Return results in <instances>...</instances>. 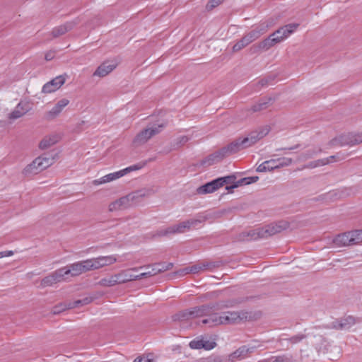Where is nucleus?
Masks as SVG:
<instances>
[{
	"label": "nucleus",
	"instance_id": "f257e3e1",
	"mask_svg": "<svg viewBox=\"0 0 362 362\" xmlns=\"http://www.w3.org/2000/svg\"><path fill=\"white\" fill-rule=\"evenodd\" d=\"M362 143V134L348 133L337 136L329 141L330 146H354Z\"/></svg>",
	"mask_w": 362,
	"mask_h": 362
},
{
	"label": "nucleus",
	"instance_id": "f03ea898",
	"mask_svg": "<svg viewBox=\"0 0 362 362\" xmlns=\"http://www.w3.org/2000/svg\"><path fill=\"white\" fill-rule=\"evenodd\" d=\"M250 318V313L245 311L221 312V325L238 324L243 320H247V319Z\"/></svg>",
	"mask_w": 362,
	"mask_h": 362
},
{
	"label": "nucleus",
	"instance_id": "7ed1b4c3",
	"mask_svg": "<svg viewBox=\"0 0 362 362\" xmlns=\"http://www.w3.org/2000/svg\"><path fill=\"white\" fill-rule=\"evenodd\" d=\"M232 304H222L221 303H213L209 304H204L199 306L193 307L191 309L192 317H206L209 314V312L218 310L223 308L232 306Z\"/></svg>",
	"mask_w": 362,
	"mask_h": 362
},
{
	"label": "nucleus",
	"instance_id": "20e7f679",
	"mask_svg": "<svg viewBox=\"0 0 362 362\" xmlns=\"http://www.w3.org/2000/svg\"><path fill=\"white\" fill-rule=\"evenodd\" d=\"M288 227L289 223L288 221H279L260 228V234L263 238H267L286 230Z\"/></svg>",
	"mask_w": 362,
	"mask_h": 362
},
{
	"label": "nucleus",
	"instance_id": "39448f33",
	"mask_svg": "<svg viewBox=\"0 0 362 362\" xmlns=\"http://www.w3.org/2000/svg\"><path fill=\"white\" fill-rule=\"evenodd\" d=\"M164 124H160L158 127H148L143 129L136 134L133 140L135 146H141L146 143L151 137L159 134Z\"/></svg>",
	"mask_w": 362,
	"mask_h": 362
},
{
	"label": "nucleus",
	"instance_id": "423d86ee",
	"mask_svg": "<svg viewBox=\"0 0 362 362\" xmlns=\"http://www.w3.org/2000/svg\"><path fill=\"white\" fill-rule=\"evenodd\" d=\"M269 129L264 128L259 131H252L247 136L242 138L245 148L252 146L269 133Z\"/></svg>",
	"mask_w": 362,
	"mask_h": 362
},
{
	"label": "nucleus",
	"instance_id": "0eeeda50",
	"mask_svg": "<svg viewBox=\"0 0 362 362\" xmlns=\"http://www.w3.org/2000/svg\"><path fill=\"white\" fill-rule=\"evenodd\" d=\"M66 75H60L50 81L46 83L42 88V93H51L58 90L62 86H63L66 81Z\"/></svg>",
	"mask_w": 362,
	"mask_h": 362
},
{
	"label": "nucleus",
	"instance_id": "6e6552de",
	"mask_svg": "<svg viewBox=\"0 0 362 362\" xmlns=\"http://www.w3.org/2000/svg\"><path fill=\"white\" fill-rule=\"evenodd\" d=\"M226 157H227V156H226V153L224 152L223 148H221L219 150L209 155L203 160H202L199 163L196 164V166H199V165L210 166V165H214V163L221 161Z\"/></svg>",
	"mask_w": 362,
	"mask_h": 362
},
{
	"label": "nucleus",
	"instance_id": "1a4fd4ad",
	"mask_svg": "<svg viewBox=\"0 0 362 362\" xmlns=\"http://www.w3.org/2000/svg\"><path fill=\"white\" fill-rule=\"evenodd\" d=\"M79 23H80L79 18H76L71 21L66 22L63 25L55 27L52 30V33H51L52 35L54 38L58 37L61 35H63L66 33L71 30Z\"/></svg>",
	"mask_w": 362,
	"mask_h": 362
},
{
	"label": "nucleus",
	"instance_id": "9d476101",
	"mask_svg": "<svg viewBox=\"0 0 362 362\" xmlns=\"http://www.w3.org/2000/svg\"><path fill=\"white\" fill-rule=\"evenodd\" d=\"M58 157V153L54 151L47 152L43 153L42 156L36 158L39 159L37 166L40 170H45L52 165L56 158Z\"/></svg>",
	"mask_w": 362,
	"mask_h": 362
},
{
	"label": "nucleus",
	"instance_id": "9b49d317",
	"mask_svg": "<svg viewBox=\"0 0 362 362\" xmlns=\"http://www.w3.org/2000/svg\"><path fill=\"white\" fill-rule=\"evenodd\" d=\"M65 281L69 279V276H77L83 274L80 262H77L62 268H60Z\"/></svg>",
	"mask_w": 362,
	"mask_h": 362
},
{
	"label": "nucleus",
	"instance_id": "f8f14e48",
	"mask_svg": "<svg viewBox=\"0 0 362 362\" xmlns=\"http://www.w3.org/2000/svg\"><path fill=\"white\" fill-rule=\"evenodd\" d=\"M65 281L64 277L60 269H57L49 275L45 276L41 280V286L42 287L50 286L54 284Z\"/></svg>",
	"mask_w": 362,
	"mask_h": 362
},
{
	"label": "nucleus",
	"instance_id": "ddd939ff",
	"mask_svg": "<svg viewBox=\"0 0 362 362\" xmlns=\"http://www.w3.org/2000/svg\"><path fill=\"white\" fill-rule=\"evenodd\" d=\"M256 34L257 33H253L251 30L250 32L243 35V37L233 45V52H238L243 49L244 47H245L249 44H250L251 42H252L253 41L256 40L257 39V36H255Z\"/></svg>",
	"mask_w": 362,
	"mask_h": 362
},
{
	"label": "nucleus",
	"instance_id": "4468645a",
	"mask_svg": "<svg viewBox=\"0 0 362 362\" xmlns=\"http://www.w3.org/2000/svg\"><path fill=\"white\" fill-rule=\"evenodd\" d=\"M190 226L189 225V221L187 220L185 221H182L177 225L173 226L171 227L168 228L165 230H160L158 233V235L163 236L168 234H174V233H184L186 230H189Z\"/></svg>",
	"mask_w": 362,
	"mask_h": 362
},
{
	"label": "nucleus",
	"instance_id": "2eb2a0df",
	"mask_svg": "<svg viewBox=\"0 0 362 362\" xmlns=\"http://www.w3.org/2000/svg\"><path fill=\"white\" fill-rule=\"evenodd\" d=\"M222 148L227 156L236 153L240 151L245 148L242 138L240 137L236 139L231 143L228 144V145Z\"/></svg>",
	"mask_w": 362,
	"mask_h": 362
},
{
	"label": "nucleus",
	"instance_id": "dca6fc26",
	"mask_svg": "<svg viewBox=\"0 0 362 362\" xmlns=\"http://www.w3.org/2000/svg\"><path fill=\"white\" fill-rule=\"evenodd\" d=\"M69 103V100L66 98H63L59 100L53 107V108L46 113V119L48 120H52L57 117L62 111L63 108L65 107Z\"/></svg>",
	"mask_w": 362,
	"mask_h": 362
},
{
	"label": "nucleus",
	"instance_id": "f3484780",
	"mask_svg": "<svg viewBox=\"0 0 362 362\" xmlns=\"http://www.w3.org/2000/svg\"><path fill=\"white\" fill-rule=\"evenodd\" d=\"M206 318L198 322V325H208L209 327H216L221 325V313H215L214 311L209 312L206 315Z\"/></svg>",
	"mask_w": 362,
	"mask_h": 362
},
{
	"label": "nucleus",
	"instance_id": "a211bd4d",
	"mask_svg": "<svg viewBox=\"0 0 362 362\" xmlns=\"http://www.w3.org/2000/svg\"><path fill=\"white\" fill-rule=\"evenodd\" d=\"M254 347H248L245 345L240 346L234 352L229 356V360L232 362L235 360H241L249 356V354L253 352Z\"/></svg>",
	"mask_w": 362,
	"mask_h": 362
},
{
	"label": "nucleus",
	"instance_id": "6ab92c4d",
	"mask_svg": "<svg viewBox=\"0 0 362 362\" xmlns=\"http://www.w3.org/2000/svg\"><path fill=\"white\" fill-rule=\"evenodd\" d=\"M351 240V231H348L336 235L332 243L338 247H346L353 245Z\"/></svg>",
	"mask_w": 362,
	"mask_h": 362
},
{
	"label": "nucleus",
	"instance_id": "aec40b11",
	"mask_svg": "<svg viewBox=\"0 0 362 362\" xmlns=\"http://www.w3.org/2000/svg\"><path fill=\"white\" fill-rule=\"evenodd\" d=\"M356 322L354 317L349 315L333 322L332 327L336 329H347L354 325Z\"/></svg>",
	"mask_w": 362,
	"mask_h": 362
},
{
	"label": "nucleus",
	"instance_id": "412c9836",
	"mask_svg": "<svg viewBox=\"0 0 362 362\" xmlns=\"http://www.w3.org/2000/svg\"><path fill=\"white\" fill-rule=\"evenodd\" d=\"M220 188L219 182L218 179H214L211 182H208L204 185L199 187L197 189V192L199 194H206L212 193Z\"/></svg>",
	"mask_w": 362,
	"mask_h": 362
},
{
	"label": "nucleus",
	"instance_id": "4be33fe9",
	"mask_svg": "<svg viewBox=\"0 0 362 362\" xmlns=\"http://www.w3.org/2000/svg\"><path fill=\"white\" fill-rule=\"evenodd\" d=\"M30 110V107L28 103L20 102L15 110L9 114L8 118L11 119H16L21 117Z\"/></svg>",
	"mask_w": 362,
	"mask_h": 362
},
{
	"label": "nucleus",
	"instance_id": "5701e85b",
	"mask_svg": "<svg viewBox=\"0 0 362 362\" xmlns=\"http://www.w3.org/2000/svg\"><path fill=\"white\" fill-rule=\"evenodd\" d=\"M117 64H110L109 62L102 63L93 73V76L104 77L116 68Z\"/></svg>",
	"mask_w": 362,
	"mask_h": 362
},
{
	"label": "nucleus",
	"instance_id": "b1692460",
	"mask_svg": "<svg viewBox=\"0 0 362 362\" xmlns=\"http://www.w3.org/2000/svg\"><path fill=\"white\" fill-rule=\"evenodd\" d=\"M117 284H124L130 281L137 280V275H133L129 273V270H123L114 275Z\"/></svg>",
	"mask_w": 362,
	"mask_h": 362
},
{
	"label": "nucleus",
	"instance_id": "393cba45",
	"mask_svg": "<svg viewBox=\"0 0 362 362\" xmlns=\"http://www.w3.org/2000/svg\"><path fill=\"white\" fill-rule=\"evenodd\" d=\"M216 346V342L204 340H192L189 342V347L193 349H204L211 350Z\"/></svg>",
	"mask_w": 362,
	"mask_h": 362
},
{
	"label": "nucleus",
	"instance_id": "a878e982",
	"mask_svg": "<svg viewBox=\"0 0 362 362\" xmlns=\"http://www.w3.org/2000/svg\"><path fill=\"white\" fill-rule=\"evenodd\" d=\"M276 100V98L274 97H264L261 98L259 102L251 107L252 112L261 111L267 109L269 104L272 103Z\"/></svg>",
	"mask_w": 362,
	"mask_h": 362
},
{
	"label": "nucleus",
	"instance_id": "bb28decb",
	"mask_svg": "<svg viewBox=\"0 0 362 362\" xmlns=\"http://www.w3.org/2000/svg\"><path fill=\"white\" fill-rule=\"evenodd\" d=\"M61 139V137L58 134H54L49 136H45L39 144V148L40 149H46L49 147L52 146V145L57 144L59 140Z\"/></svg>",
	"mask_w": 362,
	"mask_h": 362
},
{
	"label": "nucleus",
	"instance_id": "cd10ccee",
	"mask_svg": "<svg viewBox=\"0 0 362 362\" xmlns=\"http://www.w3.org/2000/svg\"><path fill=\"white\" fill-rule=\"evenodd\" d=\"M39 159L35 158L31 163L28 164L23 170V174L25 176H29L30 175H35L42 171V170H40L37 166Z\"/></svg>",
	"mask_w": 362,
	"mask_h": 362
},
{
	"label": "nucleus",
	"instance_id": "c85d7f7f",
	"mask_svg": "<svg viewBox=\"0 0 362 362\" xmlns=\"http://www.w3.org/2000/svg\"><path fill=\"white\" fill-rule=\"evenodd\" d=\"M281 42L280 38H273L269 36L267 38L263 40L262 41L259 42V45L262 49L263 51H267L269 49H270L272 47L274 46L276 44Z\"/></svg>",
	"mask_w": 362,
	"mask_h": 362
},
{
	"label": "nucleus",
	"instance_id": "c756f323",
	"mask_svg": "<svg viewBox=\"0 0 362 362\" xmlns=\"http://www.w3.org/2000/svg\"><path fill=\"white\" fill-rule=\"evenodd\" d=\"M322 149L320 148H313L308 149L305 152L301 153L298 160L300 161H305L308 159L312 158L314 156L317 155L318 153H320Z\"/></svg>",
	"mask_w": 362,
	"mask_h": 362
},
{
	"label": "nucleus",
	"instance_id": "7c9ffc66",
	"mask_svg": "<svg viewBox=\"0 0 362 362\" xmlns=\"http://www.w3.org/2000/svg\"><path fill=\"white\" fill-rule=\"evenodd\" d=\"M162 272V269H160V265L159 263H156L152 265V269L151 271L141 273L139 275H137V277L139 279H141L142 278H147L149 276H154L158 273Z\"/></svg>",
	"mask_w": 362,
	"mask_h": 362
},
{
	"label": "nucleus",
	"instance_id": "2f4dec72",
	"mask_svg": "<svg viewBox=\"0 0 362 362\" xmlns=\"http://www.w3.org/2000/svg\"><path fill=\"white\" fill-rule=\"evenodd\" d=\"M209 218H210V216L207 214H199L197 215V218L189 219L187 221H189V225L191 228H195L199 224L206 221Z\"/></svg>",
	"mask_w": 362,
	"mask_h": 362
},
{
	"label": "nucleus",
	"instance_id": "473e14b6",
	"mask_svg": "<svg viewBox=\"0 0 362 362\" xmlns=\"http://www.w3.org/2000/svg\"><path fill=\"white\" fill-rule=\"evenodd\" d=\"M119 173L118 172H115V173H110L107 175H105L103 176V177H101L100 179L99 180H95L93 181V184L97 185H100V184H103V183H106V182H111L112 180H115L117 178H119Z\"/></svg>",
	"mask_w": 362,
	"mask_h": 362
},
{
	"label": "nucleus",
	"instance_id": "72a5a7b5",
	"mask_svg": "<svg viewBox=\"0 0 362 362\" xmlns=\"http://www.w3.org/2000/svg\"><path fill=\"white\" fill-rule=\"evenodd\" d=\"M174 320L185 321L192 319L191 309H186L177 313L174 317Z\"/></svg>",
	"mask_w": 362,
	"mask_h": 362
},
{
	"label": "nucleus",
	"instance_id": "f704fd0d",
	"mask_svg": "<svg viewBox=\"0 0 362 362\" xmlns=\"http://www.w3.org/2000/svg\"><path fill=\"white\" fill-rule=\"evenodd\" d=\"M128 196L132 197V198H129L132 202L131 204H136L139 203L140 202H141L143 198L146 196V194L144 192V190H138V191H136V192L129 194Z\"/></svg>",
	"mask_w": 362,
	"mask_h": 362
},
{
	"label": "nucleus",
	"instance_id": "c9c22d12",
	"mask_svg": "<svg viewBox=\"0 0 362 362\" xmlns=\"http://www.w3.org/2000/svg\"><path fill=\"white\" fill-rule=\"evenodd\" d=\"M269 28L270 25H269L268 22H263L252 31L257 33L255 36H257V38L258 39L262 35L265 33Z\"/></svg>",
	"mask_w": 362,
	"mask_h": 362
},
{
	"label": "nucleus",
	"instance_id": "e433bc0d",
	"mask_svg": "<svg viewBox=\"0 0 362 362\" xmlns=\"http://www.w3.org/2000/svg\"><path fill=\"white\" fill-rule=\"evenodd\" d=\"M99 262L102 267L111 265L117 262V258L113 255L98 257Z\"/></svg>",
	"mask_w": 362,
	"mask_h": 362
},
{
	"label": "nucleus",
	"instance_id": "4c0bfd02",
	"mask_svg": "<svg viewBox=\"0 0 362 362\" xmlns=\"http://www.w3.org/2000/svg\"><path fill=\"white\" fill-rule=\"evenodd\" d=\"M218 181L219 182L220 187H223L224 185L231 184L233 185L235 182L236 177L234 175L220 177H218Z\"/></svg>",
	"mask_w": 362,
	"mask_h": 362
},
{
	"label": "nucleus",
	"instance_id": "58836bf2",
	"mask_svg": "<svg viewBox=\"0 0 362 362\" xmlns=\"http://www.w3.org/2000/svg\"><path fill=\"white\" fill-rule=\"evenodd\" d=\"M222 266V262L221 261H215V262H203L202 267L204 270H210L215 268H218Z\"/></svg>",
	"mask_w": 362,
	"mask_h": 362
},
{
	"label": "nucleus",
	"instance_id": "ea45409f",
	"mask_svg": "<svg viewBox=\"0 0 362 362\" xmlns=\"http://www.w3.org/2000/svg\"><path fill=\"white\" fill-rule=\"evenodd\" d=\"M352 245L362 243V229L351 230Z\"/></svg>",
	"mask_w": 362,
	"mask_h": 362
},
{
	"label": "nucleus",
	"instance_id": "a19ab883",
	"mask_svg": "<svg viewBox=\"0 0 362 362\" xmlns=\"http://www.w3.org/2000/svg\"><path fill=\"white\" fill-rule=\"evenodd\" d=\"M129 198H132V197L128 196V194H127L126 196H124V197L117 199L118 205L121 207V209L127 208L132 205V204H131L132 202Z\"/></svg>",
	"mask_w": 362,
	"mask_h": 362
},
{
	"label": "nucleus",
	"instance_id": "79ce46f5",
	"mask_svg": "<svg viewBox=\"0 0 362 362\" xmlns=\"http://www.w3.org/2000/svg\"><path fill=\"white\" fill-rule=\"evenodd\" d=\"M98 284L102 286L110 287L117 284L115 281V278H114V275L111 276L109 278H103L99 282Z\"/></svg>",
	"mask_w": 362,
	"mask_h": 362
},
{
	"label": "nucleus",
	"instance_id": "37998d69",
	"mask_svg": "<svg viewBox=\"0 0 362 362\" xmlns=\"http://www.w3.org/2000/svg\"><path fill=\"white\" fill-rule=\"evenodd\" d=\"M272 160L275 161L274 163H277L279 168L285 167V166H288L293 162L292 158H279L277 159H272Z\"/></svg>",
	"mask_w": 362,
	"mask_h": 362
},
{
	"label": "nucleus",
	"instance_id": "c03bdc74",
	"mask_svg": "<svg viewBox=\"0 0 362 362\" xmlns=\"http://www.w3.org/2000/svg\"><path fill=\"white\" fill-rule=\"evenodd\" d=\"M68 309H70L69 303H61L53 307L52 313L54 315H57Z\"/></svg>",
	"mask_w": 362,
	"mask_h": 362
},
{
	"label": "nucleus",
	"instance_id": "a18cd8bd",
	"mask_svg": "<svg viewBox=\"0 0 362 362\" xmlns=\"http://www.w3.org/2000/svg\"><path fill=\"white\" fill-rule=\"evenodd\" d=\"M81 267L83 273L87 272L93 271L90 259L80 261Z\"/></svg>",
	"mask_w": 362,
	"mask_h": 362
},
{
	"label": "nucleus",
	"instance_id": "49530a36",
	"mask_svg": "<svg viewBox=\"0 0 362 362\" xmlns=\"http://www.w3.org/2000/svg\"><path fill=\"white\" fill-rule=\"evenodd\" d=\"M248 233L249 240H257L259 238H263L262 235L260 234V228L256 230H251L250 231H247Z\"/></svg>",
	"mask_w": 362,
	"mask_h": 362
},
{
	"label": "nucleus",
	"instance_id": "de8ad7c7",
	"mask_svg": "<svg viewBox=\"0 0 362 362\" xmlns=\"http://www.w3.org/2000/svg\"><path fill=\"white\" fill-rule=\"evenodd\" d=\"M276 34H281V36H277L276 37L281 39V42L286 37H287L290 34L291 31L285 29V26H282L276 30Z\"/></svg>",
	"mask_w": 362,
	"mask_h": 362
},
{
	"label": "nucleus",
	"instance_id": "09e8293b",
	"mask_svg": "<svg viewBox=\"0 0 362 362\" xmlns=\"http://www.w3.org/2000/svg\"><path fill=\"white\" fill-rule=\"evenodd\" d=\"M276 78L275 75H269L266 76L264 78H262L260 81H259L258 84L260 85L262 87L265 86L268 84H270L272 81H273Z\"/></svg>",
	"mask_w": 362,
	"mask_h": 362
},
{
	"label": "nucleus",
	"instance_id": "8fccbe9b",
	"mask_svg": "<svg viewBox=\"0 0 362 362\" xmlns=\"http://www.w3.org/2000/svg\"><path fill=\"white\" fill-rule=\"evenodd\" d=\"M275 161H273L272 159L269 160H266L264 162H263L262 164H260L256 169V171L257 172H259V173H263V172H267L268 171V169L267 168V164H274Z\"/></svg>",
	"mask_w": 362,
	"mask_h": 362
},
{
	"label": "nucleus",
	"instance_id": "3c124183",
	"mask_svg": "<svg viewBox=\"0 0 362 362\" xmlns=\"http://www.w3.org/2000/svg\"><path fill=\"white\" fill-rule=\"evenodd\" d=\"M223 0H209L206 6L207 11H211L213 8L218 6L223 2Z\"/></svg>",
	"mask_w": 362,
	"mask_h": 362
},
{
	"label": "nucleus",
	"instance_id": "603ef678",
	"mask_svg": "<svg viewBox=\"0 0 362 362\" xmlns=\"http://www.w3.org/2000/svg\"><path fill=\"white\" fill-rule=\"evenodd\" d=\"M263 51L259 43L254 44L249 49V52L250 54H259L260 52Z\"/></svg>",
	"mask_w": 362,
	"mask_h": 362
},
{
	"label": "nucleus",
	"instance_id": "864d4df0",
	"mask_svg": "<svg viewBox=\"0 0 362 362\" xmlns=\"http://www.w3.org/2000/svg\"><path fill=\"white\" fill-rule=\"evenodd\" d=\"M346 155L341 153V152L337 153L336 155L331 156L328 158H329L330 163L332 161H339L346 158Z\"/></svg>",
	"mask_w": 362,
	"mask_h": 362
},
{
	"label": "nucleus",
	"instance_id": "5fc2aeb1",
	"mask_svg": "<svg viewBox=\"0 0 362 362\" xmlns=\"http://www.w3.org/2000/svg\"><path fill=\"white\" fill-rule=\"evenodd\" d=\"M305 338H306V335H305V334H298V335H295V336L291 337L289 339V341L292 344H296V343H298V342L300 341L301 340H303V339H304Z\"/></svg>",
	"mask_w": 362,
	"mask_h": 362
},
{
	"label": "nucleus",
	"instance_id": "6e6d98bb",
	"mask_svg": "<svg viewBox=\"0 0 362 362\" xmlns=\"http://www.w3.org/2000/svg\"><path fill=\"white\" fill-rule=\"evenodd\" d=\"M92 263V267L93 270L99 269L102 268L100 263L99 262L98 257L90 259Z\"/></svg>",
	"mask_w": 362,
	"mask_h": 362
},
{
	"label": "nucleus",
	"instance_id": "4d7b16f0",
	"mask_svg": "<svg viewBox=\"0 0 362 362\" xmlns=\"http://www.w3.org/2000/svg\"><path fill=\"white\" fill-rule=\"evenodd\" d=\"M159 264L160 265V269H162V272L170 270L173 267V264L171 262H160Z\"/></svg>",
	"mask_w": 362,
	"mask_h": 362
},
{
	"label": "nucleus",
	"instance_id": "13d9d810",
	"mask_svg": "<svg viewBox=\"0 0 362 362\" xmlns=\"http://www.w3.org/2000/svg\"><path fill=\"white\" fill-rule=\"evenodd\" d=\"M200 270H204L202 267V262H199L192 266L190 269V272L194 274L199 272Z\"/></svg>",
	"mask_w": 362,
	"mask_h": 362
},
{
	"label": "nucleus",
	"instance_id": "bf43d9fd",
	"mask_svg": "<svg viewBox=\"0 0 362 362\" xmlns=\"http://www.w3.org/2000/svg\"><path fill=\"white\" fill-rule=\"evenodd\" d=\"M189 137L187 136H182L177 139V145L182 146L186 144L189 141Z\"/></svg>",
	"mask_w": 362,
	"mask_h": 362
},
{
	"label": "nucleus",
	"instance_id": "052dcab7",
	"mask_svg": "<svg viewBox=\"0 0 362 362\" xmlns=\"http://www.w3.org/2000/svg\"><path fill=\"white\" fill-rule=\"evenodd\" d=\"M245 179V185L256 182L259 180L258 176H252V177H244Z\"/></svg>",
	"mask_w": 362,
	"mask_h": 362
},
{
	"label": "nucleus",
	"instance_id": "680f3d73",
	"mask_svg": "<svg viewBox=\"0 0 362 362\" xmlns=\"http://www.w3.org/2000/svg\"><path fill=\"white\" fill-rule=\"evenodd\" d=\"M119 209H121V207L118 205L117 200L111 202L109 205L110 211H117Z\"/></svg>",
	"mask_w": 362,
	"mask_h": 362
},
{
	"label": "nucleus",
	"instance_id": "e2e57ef3",
	"mask_svg": "<svg viewBox=\"0 0 362 362\" xmlns=\"http://www.w3.org/2000/svg\"><path fill=\"white\" fill-rule=\"evenodd\" d=\"M238 240L240 241H248V233L247 231L240 233L238 236Z\"/></svg>",
	"mask_w": 362,
	"mask_h": 362
},
{
	"label": "nucleus",
	"instance_id": "0e129e2a",
	"mask_svg": "<svg viewBox=\"0 0 362 362\" xmlns=\"http://www.w3.org/2000/svg\"><path fill=\"white\" fill-rule=\"evenodd\" d=\"M284 26H285V29L288 30V31H291V34L299 26V24L289 23Z\"/></svg>",
	"mask_w": 362,
	"mask_h": 362
},
{
	"label": "nucleus",
	"instance_id": "69168bd1",
	"mask_svg": "<svg viewBox=\"0 0 362 362\" xmlns=\"http://www.w3.org/2000/svg\"><path fill=\"white\" fill-rule=\"evenodd\" d=\"M316 167L320 165H325L330 163L329 158L319 159L315 160Z\"/></svg>",
	"mask_w": 362,
	"mask_h": 362
},
{
	"label": "nucleus",
	"instance_id": "338daca9",
	"mask_svg": "<svg viewBox=\"0 0 362 362\" xmlns=\"http://www.w3.org/2000/svg\"><path fill=\"white\" fill-rule=\"evenodd\" d=\"M82 305H82V302H81V299L74 300V302H71V303H69V306L70 309L77 308L79 306H82Z\"/></svg>",
	"mask_w": 362,
	"mask_h": 362
},
{
	"label": "nucleus",
	"instance_id": "774afa93",
	"mask_svg": "<svg viewBox=\"0 0 362 362\" xmlns=\"http://www.w3.org/2000/svg\"><path fill=\"white\" fill-rule=\"evenodd\" d=\"M134 362H154V360L144 356H139L134 359Z\"/></svg>",
	"mask_w": 362,
	"mask_h": 362
}]
</instances>
